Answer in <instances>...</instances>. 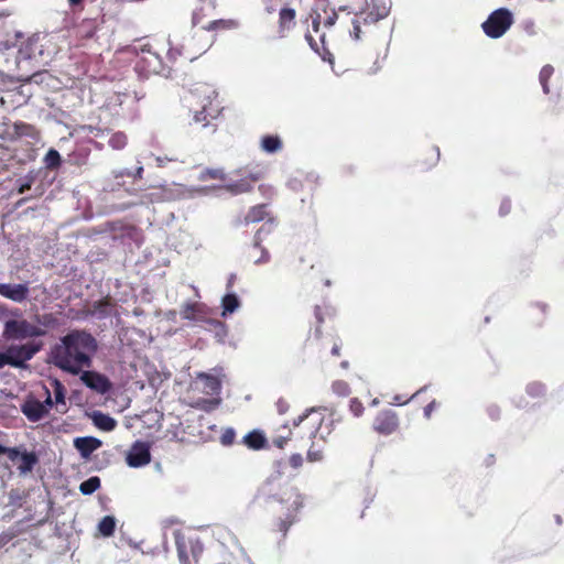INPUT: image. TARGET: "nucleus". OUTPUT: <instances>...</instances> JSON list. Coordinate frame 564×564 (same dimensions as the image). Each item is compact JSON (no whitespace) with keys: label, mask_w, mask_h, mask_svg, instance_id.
Instances as JSON below:
<instances>
[{"label":"nucleus","mask_w":564,"mask_h":564,"mask_svg":"<svg viewBox=\"0 0 564 564\" xmlns=\"http://www.w3.org/2000/svg\"><path fill=\"white\" fill-rule=\"evenodd\" d=\"M271 514V531L285 538L289 529L299 520L303 507V497L289 484L267 482L259 492Z\"/></svg>","instance_id":"nucleus-1"},{"label":"nucleus","mask_w":564,"mask_h":564,"mask_svg":"<svg viewBox=\"0 0 564 564\" xmlns=\"http://www.w3.org/2000/svg\"><path fill=\"white\" fill-rule=\"evenodd\" d=\"M97 349L96 339L85 330H72L51 350V360L59 369L77 375L91 365L90 355Z\"/></svg>","instance_id":"nucleus-2"},{"label":"nucleus","mask_w":564,"mask_h":564,"mask_svg":"<svg viewBox=\"0 0 564 564\" xmlns=\"http://www.w3.org/2000/svg\"><path fill=\"white\" fill-rule=\"evenodd\" d=\"M391 10V0H346L344 4L338 6V11H348L354 13L352 31L350 35L355 40L361 37V24L372 25L387 18Z\"/></svg>","instance_id":"nucleus-3"},{"label":"nucleus","mask_w":564,"mask_h":564,"mask_svg":"<svg viewBox=\"0 0 564 564\" xmlns=\"http://www.w3.org/2000/svg\"><path fill=\"white\" fill-rule=\"evenodd\" d=\"M46 335L44 328L32 324L25 318L8 319L4 323L2 337L6 340H24Z\"/></svg>","instance_id":"nucleus-4"},{"label":"nucleus","mask_w":564,"mask_h":564,"mask_svg":"<svg viewBox=\"0 0 564 564\" xmlns=\"http://www.w3.org/2000/svg\"><path fill=\"white\" fill-rule=\"evenodd\" d=\"M180 314L183 319L207 323L220 337H225L227 335L225 323L218 319L208 318V307L204 303H185L182 305Z\"/></svg>","instance_id":"nucleus-5"},{"label":"nucleus","mask_w":564,"mask_h":564,"mask_svg":"<svg viewBox=\"0 0 564 564\" xmlns=\"http://www.w3.org/2000/svg\"><path fill=\"white\" fill-rule=\"evenodd\" d=\"M169 67L165 65L163 57L153 50L150 44H145L141 48V54L135 63V70L144 76L164 74Z\"/></svg>","instance_id":"nucleus-6"},{"label":"nucleus","mask_w":564,"mask_h":564,"mask_svg":"<svg viewBox=\"0 0 564 564\" xmlns=\"http://www.w3.org/2000/svg\"><path fill=\"white\" fill-rule=\"evenodd\" d=\"M175 546L180 564H199L204 545L199 539H185L182 534H175Z\"/></svg>","instance_id":"nucleus-7"},{"label":"nucleus","mask_w":564,"mask_h":564,"mask_svg":"<svg viewBox=\"0 0 564 564\" xmlns=\"http://www.w3.org/2000/svg\"><path fill=\"white\" fill-rule=\"evenodd\" d=\"M512 23V13L506 8H500L494 11L482 23V30L487 36L498 39L510 29Z\"/></svg>","instance_id":"nucleus-8"},{"label":"nucleus","mask_w":564,"mask_h":564,"mask_svg":"<svg viewBox=\"0 0 564 564\" xmlns=\"http://www.w3.org/2000/svg\"><path fill=\"white\" fill-rule=\"evenodd\" d=\"M262 220H267V223L256 232L253 243L254 248H261V234L263 231H270L271 227L274 225V218L268 212L267 204H259L250 207L241 220V224L245 226H249L251 224H256Z\"/></svg>","instance_id":"nucleus-9"},{"label":"nucleus","mask_w":564,"mask_h":564,"mask_svg":"<svg viewBox=\"0 0 564 564\" xmlns=\"http://www.w3.org/2000/svg\"><path fill=\"white\" fill-rule=\"evenodd\" d=\"M43 347L41 341H26L20 345H10L7 352L10 359V366L14 368H25L26 361L31 360Z\"/></svg>","instance_id":"nucleus-10"},{"label":"nucleus","mask_w":564,"mask_h":564,"mask_svg":"<svg viewBox=\"0 0 564 564\" xmlns=\"http://www.w3.org/2000/svg\"><path fill=\"white\" fill-rule=\"evenodd\" d=\"M310 17L312 19V24L305 33V40L314 52L325 58V56L330 53L327 47L326 34L325 32L321 31V14L315 13L311 14Z\"/></svg>","instance_id":"nucleus-11"},{"label":"nucleus","mask_w":564,"mask_h":564,"mask_svg":"<svg viewBox=\"0 0 564 564\" xmlns=\"http://www.w3.org/2000/svg\"><path fill=\"white\" fill-rule=\"evenodd\" d=\"M199 110H195L194 121L202 124V127H208L212 121L217 119L221 112L220 101L216 91L212 90L209 95L205 96Z\"/></svg>","instance_id":"nucleus-12"},{"label":"nucleus","mask_w":564,"mask_h":564,"mask_svg":"<svg viewBox=\"0 0 564 564\" xmlns=\"http://www.w3.org/2000/svg\"><path fill=\"white\" fill-rule=\"evenodd\" d=\"M399 424L397 413L391 409H387L376 415L372 422V429L380 435H391L399 429Z\"/></svg>","instance_id":"nucleus-13"},{"label":"nucleus","mask_w":564,"mask_h":564,"mask_svg":"<svg viewBox=\"0 0 564 564\" xmlns=\"http://www.w3.org/2000/svg\"><path fill=\"white\" fill-rule=\"evenodd\" d=\"M130 467L138 468L148 465L151 462L150 446L144 442H135L131 446L126 457Z\"/></svg>","instance_id":"nucleus-14"},{"label":"nucleus","mask_w":564,"mask_h":564,"mask_svg":"<svg viewBox=\"0 0 564 564\" xmlns=\"http://www.w3.org/2000/svg\"><path fill=\"white\" fill-rule=\"evenodd\" d=\"M261 171L250 172L237 181L228 183L225 187L232 195L249 193L253 189L254 184L262 178Z\"/></svg>","instance_id":"nucleus-15"},{"label":"nucleus","mask_w":564,"mask_h":564,"mask_svg":"<svg viewBox=\"0 0 564 564\" xmlns=\"http://www.w3.org/2000/svg\"><path fill=\"white\" fill-rule=\"evenodd\" d=\"M80 379L88 388L101 394L109 392L111 389L109 379L99 372L85 371Z\"/></svg>","instance_id":"nucleus-16"},{"label":"nucleus","mask_w":564,"mask_h":564,"mask_svg":"<svg viewBox=\"0 0 564 564\" xmlns=\"http://www.w3.org/2000/svg\"><path fill=\"white\" fill-rule=\"evenodd\" d=\"M21 411L30 422H39L48 413L46 405L35 399L26 400Z\"/></svg>","instance_id":"nucleus-17"},{"label":"nucleus","mask_w":564,"mask_h":564,"mask_svg":"<svg viewBox=\"0 0 564 564\" xmlns=\"http://www.w3.org/2000/svg\"><path fill=\"white\" fill-rule=\"evenodd\" d=\"M0 295L13 302L21 303L26 300L29 288L26 284L0 283Z\"/></svg>","instance_id":"nucleus-18"},{"label":"nucleus","mask_w":564,"mask_h":564,"mask_svg":"<svg viewBox=\"0 0 564 564\" xmlns=\"http://www.w3.org/2000/svg\"><path fill=\"white\" fill-rule=\"evenodd\" d=\"M74 446L83 458L88 459L101 446V441L93 436L77 437L74 440Z\"/></svg>","instance_id":"nucleus-19"},{"label":"nucleus","mask_w":564,"mask_h":564,"mask_svg":"<svg viewBox=\"0 0 564 564\" xmlns=\"http://www.w3.org/2000/svg\"><path fill=\"white\" fill-rule=\"evenodd\" d=\"M296 12L294 9L284 7L279 11V34L284 36L295 25Z\"/></svg>","instance_id":"nucleus-20"},{"label":"nucleus","mask_w":564,"mask_h":564,"mask_svg":"<svg viewBox=\"0 0 564 564\" xmlns=\"http://www.w3.org/2000/svg\"><path fill=\"white\" fill-rule=\"evenodd\" d=\"M197 378L203 382V392L209 395L218 394L221 390V382L218 377L209 373H198Z\"/></svg>","instance_id":"nucleus-21"},{"label":"nucleus","mask_w":564,"mask_h":564,"mask_svg":"<svg viewBox=\"0 0 564 564\" xmlns=\"http://www.w3.org/2000/svg\"><path fill=\"white\" fill-rule=\"evenodd\" d=\"M238 26V22L234 19H217L206 22V24H203L202 29L205 31H213V32H219V31H226V30H232Z\"/></svg>","instance_id":"nucleus-22"},{"label":"nucleus","mask_w":564,"mask_h":564,"mask_svg":"<svg viewBox=\"0 0 564 564\" xmlns=\"http://www.w3.org/2000/svg\"><path fill=\"white\" fill-rule=\"evenodd\" d=\"M243 444L251 449L259 451L265 447L267 438L261 431L253 430L245 435Z\"/></svg>","instance_id":"nucleus-23"},{"label":"nucleus","mask_w":564,"mask_h":564,"mask_svg":"<svg viewBox=\"0 0 564 564\" xmlns=\"http://www.w3.org/2000/svg\"><path fill=\"white\" fill-rule=\"evenodd\" d=\"M18 458H20L18 469L21 475L31 473L34 466L39 463V457L34 452H20V456Z\"/></svg>","instance_id":"nucleus-24"},{"label":"nucleus","mask_w":564,"mask_h":564,"mask_svg":"<svg viewBox=\"0 0 564 564\" xmlns=\"http://www.w3.org/2000/svg\"><path fill=\"white\" fill-rule=\"evenodd\" d=\"M260 148L267 153H275L282 150L283 143L279 135L265 134L260 140Z\"/></svg>","instance_id":"nucleus-25"},{"label":"nucleus","mask_w":564,"mask_h":564,"mask_svg":"<svg viewBox=\"0 0 564 564\" xmlns=\"http://www.w3.org/2000/svg\"><path fill=\"white\" fill-rule=\"evenodd\" d=\"M314 315L316 318V328H315V337L318 338L321 336V325L324 323L326 318H332L334 315V308L329 305H316L314 307Z\"/></svg>","instance_id":"nucleus-26"},{"label":"nucleus","mask_w":564,"mask_h":564,"mask_svg":"<svg viewBox=\"0 0 564 564\" xmlns=\"http://www.w3.org/2000/svg\"><path fill=\"white\" fill-rule=\"evenodd\" d=\"M93 422L99 430L105 432L113 431L117 426V421L109 414H105L102 412H95L93 415Z\"/></svg>","instance_id":"nucleus-27"},{"label":"nucleus","mask_w":564,"mask_h":564,"mask_svg":"<svg viewBox=\"0 0 564 564\" xmlns=\"http://www.w3.org/2000/svg\"><path fill=\"white\" fill-rule=\"evenodd\" d=\"M13 134L17 138L29 137L32 139H36L39 137V131L33 124L23 121H18L13 123Z\"/></svg>","instance_id":"nucleus-28"},{"label":"nucleus","mask_w":564,"mask_h":564,"mask_svg":"<svg viewBox=\"0 0 564 564\" xmlns=\"http://www.w3.org/2000/svg\"><path fill=\"white\" fill-rule=\"evenodd\" d=\"M440 160V150L436 147H430L425 149L422 153L421 165L423 169L427 170L431 166L435 165Z\"/></svg>","instance_id":"nucleus-29"},{"label":"nucleus","mask_w":564,"mask_h":564,"mask_svg":"<svg viewBox=\"0 0 564 564\" xmlns=\"http://www.w3.org/2000/svg\"><path fill=\"white\" fill-rule=\"evenodd\" d=\"M223 316L234 313L240 305V302L236 294L229 293L223 297Z\"/></svg>","instance_id":"nucleus-30"},{"label":"nucleus","mask_w":564,"mask_h":564,"mask_svg":"<svg viewBox=\"0 0 564 564\" xmlns=\"http://www.w3.org/2000/svg\"><path fill=\"white\" fill-rule=\"evenodd\" d=\"M116 529V519L112 516H105L99 524L98 530L104 536H111Z\"/></svg>","instance_id":"nucleus-31"},{"label":"nucleus","mask_w":564,"mask_h":564,"mask_svg":"<svg viewBox=\"0 0 564 564\" xmlns=\"http://www.w3.org/2000/svg\"><path fill=\"white\" fill-rule=\"evenodd\" d=\"M37 326L44 328L45 330L48 328H56L59 325V321L57 316L53 313H45L36 316Z\"/></svg>","instance_id":"nucleus-32"},{"label":"nucleus","mask_w":564,"mask_h":564,"mask_svg":"<svg viewBox=\"0 0 564 564\" xmlns=\"http://www.w3.org/2000/svg\"><path fill=\"white\" fill-rule=\"evenodd\" d=\"M100 487V479L97 476H93L85 481H83L79 486V490L83 495H91Z\"/></svg>","instance_id":"nucleus-33"},{"label":"nucleus","mask_w":564,"mask_h":564,"mask_svg":"<svg viewBox=\"0 0 564 564\" xmlns=\"http://www.w3.org/2000/svg\"><path fill=\"white\" fill-rule=\"evenodd\" d=\"M332 391L339 398H346L351 393V388L345 380H335L332 383Z\"/></svg>","instance_id":"nucleus-34"},{"label":"nucleus","mask_w":564,"mask_h":564,"mask_svg":"<svg viewBox=\"0 0 564 564\" xmlns=\"http://www.w3.org/2000/svg\"><path fill=\"white\" fill-rule=\"evenodd\" d=\"M44 163L47 169H57L61 165V155L57 150L50 149L44 158Z\"/></svg>","instance_id":"nucleus-35"},{"label":"nucleus","mask_w":564,"mask_h":564,"mask_svg":"<svg viewBox=\"0 0 564 564\" xmlns=\"http://www.w3.org/2000/svg\"><path fill=\"white\" fill-rule=\"evenodd\" d=\"M111 303L108 297L97 301L93 305V313L99 316H107L110 314Z\"/></svg>","instance_id":"nucleus-36"},{"label":"nucleus","mask_w":564,"mask_h":564,"mask_svg":"<svg viewBox=\"0 0 564 564\" xmlns=\"http://www.w3.org/2000/svg\"><path fill=\"white\" fill-rule=\"evenodd\" d=\"M128 139L123 132L113 133L108 143L113 150H122L127 145Z\"/></svg>","instance_id":"nucleus-37"},{"label":"nucleus","mask_w":564,"mask_h":564,"mask_svg":"<svg viewBox=\"0 0 564 564\" xmlns=\"http://www.w3.org/2000/svg\"><path fill=\"white\" fill-rule=\"evenodd\" d=\"M365 405L358 398L349 400V411L355 417H360L365 413Z\"/></svg>","instance_id":"nucleus-38"},{"label":"nucleus","mask_w":564,"mask_h":564,"mask_svg":"<svg viewBox=\"0 0 564 564\" xmlns=\"http://www.w3.org/2000/svg\"><path fill=\"white\" fill-rule=\"evenodd\" d=\"M53 391H54V398L56 403H62L65 405V387L58 381L53 380L52 382Z\"/></svg>","instance_id":"nucleus-39"},{"label":"nucleus","mask_w":564,"mask_h":564,"mask_svg":"<svg viewBox=\"0 0 564 564\" xmlns=\"http://www.w3.org/2000/svg\"><path fill=\"white\" fill-rule=\"evenodd\" d=\"M553 70L551 65H545L540 72V83L545 94H549L547 80L552 76Z\"/></svg>","instance_id":"nucleus-40"},{"label":"nucleus","mask_w":564,"mask_h":564,"mask_svg":"<svg viewBox=\"0 0 564 564\" xmlns=\"http://www.w3.org/2000/svg\"><path fill=\"white\" fill-rule=\"evenodd\" d=\"M283 430H286L288 433L285 435H278L275 436L273 440H272V443L275 447L278 448H284V446L286 445V443L291 440L292 437V431L286 426H282Z\"/></svg>","instance_id":"nucleus-41"},{"label":"nucleus","mask_w":564,"mask_h":564,"mask_svg":"<svg viewBox=\"0 0 564 564\" xmlns=\"http://www.w3.org/2000/svg\"><path fill=\"white\" fill-rule=\"evenodd\" d=\"M236 438V432L234 429L228 427L225 429L220 435V443L225 446H230L234 444Z\"/></svg>","instance_id":"nucleus-42"},{"label":"nucleus","mask_w":564,"mask_h":564,"mask_svg":"<svg viewBox=\"0 0 564 564\" xmlns=\"http://www.w3.org/2000/svg\"><path fill=\"white\" fill-rule=\"evenodd\" d=\"M6 454L11 462H15L20 456V451L17 447H7L0 444V455Z\"/></svg>","instance_id":"nucleus-43"},{"label":"nucleus","mask_w":564,"mask_h":564,"mask_svg":"<svg viewBox=\"0 0 564 564\" xmlns=\"http://www.w3.org/2000/svg\"><path fill=\"white\" fill-rule=\"evenodd\" d=\"M205 177L212 178V180H225V173L220 169H209L204 172Z\"/></svg>","instance_id":"nucleus-44"},{"label":"nucleus","mask_w":564,"mask_h":564,"mask_svg":"<svg viewBox=\"0 0 564 564\" xmlns=\"http://www.w3.org/2000/svg\"><path fill=\"white\" fill-rule=\"evenodd\" d=\"M258 189L262 194V196H264L267 198H271L274 195V188L272 185L260 184Z\"/></svg>","instance_id":"nucleus-45"},{"label":"nucleus","mask_w":564,"mask_h":564,"mask_svg":"<svg viewBox=\"0 0 564 564\" xmlns=\"http://www.w3.org/2000/svg\"><path fill=\"white\" fill-rule=\"evenodd\" d=\"M192 22H193V25H200V28L203 26V24H206L204 22L203 8L194 11L193 17H192Z\"/></svg>","instance_id":"nucleus-46"},{"label":"nucleus","mask_w":564,"mask_h":564,"mask_svg":"<svg viewBox=\"0 0 564 564\" xmlns=\"http://www.w3.org/2000/svg\"><path fill=\"white\" fill-rule=\"evenodd\" d=\"M268 13H273L281 0H260Z\"/></svg>","instance_id":"nucleus-47"},{"label":"nucleus","mask_w":564,"mask_h":564,"mask_svg":"<svg viewBox=\"0 0 564 564\" xmlns=\"http://www.w3.org/2000/svg\"><path fill=\"white\" fill-rule=\"evenodd\" d=\"M337 19L338 13L335 10H332V12L323 21L324 28H332L336 23Z\"/></svg>","instance_id":"nucleus-48"},{"label":"nucleus","mask_w":564,"mask_h":564,"mask_svg":"<svg viewBox=\"0 0 564 564\" xmlns=\"http://www.w3.org/2000/svg\"><path fill=\"white\" fill-rule=\"evenodd\" d=\"M290 466L293 468H299L303 464V458L300 454H293L289 458Z\"/></svg>","instance_id":"nucleus-49"},{"label":"nucleus","mask_w":564,"mask_h":564,"mask_svg":"<svg viewBox=\"0 0 564 564\" xmlns=\"http://www.w3.org/2000/svg\"><path fill=\"white\" fill-rule=\"evenodd\" d=\"M218 403H219L218 400H206V399H203V400L198 401L196 403V405L198 408L203 409V410H207L208 409L207 405H212V404L213 405H217Z\"/></svg>","instance_id":"nucleus-50"},{"label":"nucleus","mask_w":564,"mask_h":564,"mask_svg":"<svg viewBox=\"0 0 564 564\" xmlns=\"http://www.w3.org/2000/svg\"><path fill=\"white\" fill-rule=\"evenodd\" d=\"M7 365L10 366V359H9L7 350L0 351V369Z\"/></svg>","instance_id":"nucleus-51"},{"label":"nucleus","mask_w":564,"mask_h":564,"mask_svg":"<svg viewBox=\"0 0 564 564\" xmlns=\"http://www.w3.org/2000/svg\"><path fill=\"white\" fill-rule=\"evenodd\" d=\"M436 405V402L435 400L431 401L425 408H424V415L425 417L430 419L431 416V413L434 409V406Z\"/></svg>","instance_id":"nucleus-52"},{"label":"nucleus","mask_w":564,"mask_h":564,"mask_svg":"<svg viewBox=\"0 0 564 564\" xmlns=\"http://www.w3.org/2000/svg\"><path fill=\"white\" fill-rule=\"evenodd\" d=\"M43 403L46 405L47 410L52 408L54 404L48 389H46V399L44 400Z\"/></svg>","instance_id":"nucleus-53"},{"label":"nucleus","mask_w":564,"mask_h":564,"mask_svg":"<svg viewBox=\"0 0 564 564\" xmlns=\"http://www.w3.org/2000/svg\"><path fill=\"white\" fill-rule=\"evenodd\" d=\"M340 348H341V345L335 340L334 344H333V347H332V355L339 356L340 355Z\"/></svg>","instance_id":"nucleus-54"},{"label":"nucleus","mask_w":564,"mask_h":564,"mask_svg":"<svg viewBox=\"0 0 564 564\" xmlns=\"http://www.w3.org/2000/svg\"><path fill=\"white\" fill-rule=\"evenodd\" d=\"M31 188V182L23 183L19 186L18 193L23 194Z\"/></svg>","instance_id":"nucleus-55"},{"label":"nucleus","mask_w":564,"mask_h":564,"mask_svg":"<svg viewBox=\"0 0 564 564\" xmlns=\"http://www.w3.org/2000/svg\"><path fill=\"white\" fill-rule=\"evenodd\" d=\"M307 416H308V414H307V413H305V414H303V415H300L297 419H295V420L293 421V425H294L295 427H297V426H299L303 421H305V420L307 419Z\"/></svg>","instance_id":"nucleus-56"},{"label":"nucleus","mask_w":564,"mask_h":564,"mask_svg":"<svg viewBox=\"0 0 564 564\" xmlns=\"http://www.w3.org/2000/svg\"><path fill=\"white\" fill-rule=\"evenodd\" d=\"M269 261V253L262 250V257L256 261V263H262Z\"/></svg>","instance_id":"nucleus-57"},{"label":"nucleus","mask_w":564,"mask_h":564,"mask_svg":"<svg viewBox=\"0 0 564 564\" xmlns=\"http://www.w3.org/2000/svg\"><path fill=\"white\" fill-rule=\"evenodd\" d=\"M286 408H288V404L284 401L280 400L278 402V409H279L280 413H284L286 411Z\"/></svg>","instance_id":"nucleus-58"},{"label":"nucleus","mask_w":564,"mask_h":564,"mask_svg":"<svg viewBox=\"0 0 564 564\" xmlns=\"http://www.w3.org/2000/svg\"><path fill=\"white\" fill-rule=\"evenodd\" d=\"M510 210V204L509 203H503L500 207V213L501 214H507L509 213Z\"/></svg>","instance_id":"nucleus-59"},{"label":"nucleus","mask_w":564,"mask_h":564,"mask_svg":"<svg viewBox=\"0 0 564 564\" xmlns=\"http://www.w3.org/2000/svg\"><path fill=\"white\" fill-rule=\"evenodd\" d=\"M147 198L152 203L160 199L159 196L154 193L148 195Z\"/></svg>","instance_id":"nucleus-60"},{"label":"nucleus","mask_w":564,"mask_h":564,"mask_svg":"<svg viewBox=\"0 0 564 564\" xmlns=\"http://www.w3.org/2000/svg\"><path fill=\"white\" fill-rule=\"evenodd\" d=\"M83 0H68L70 7H77L82 4Z\"/></svg>","instance_id":"nucleus-61"},{"label":"nucleus","mask_w":564,"mask_h":564,"mask_svg":"<svg viewBox=\"0 0 564 564\" xmlns=\"http://www.w3.org/2000/svg\"><path fill=\"white\" fill-rule=\"evenodd\" d=\"M143 173V167L140 166L137 169L134 176L141 178Z\"/></svg>","instance_id":"nucleus-62"},{"label":"nucleus","mask_w":564,"mask_h":564,"mask_svg":"<svg viewBox=\"0 0 564 564\" xmlns=\"http://www.w3.org/2000/svg\"><path fill=\"white\" fill-rule=\"evenodd\" d=\"M122 229L127 230L129 235L131 231H135V227L130 225L123 226Z\"/></svg>","instance_id":"nucleus-63"},{"label":"nucleus","mask_w":564,"mask_h":564,"mask_svg":"<svg viewBox=\"0 0 564 564\" xmlns=\"http://www.w3.org/2000/svg\"><path fill=\"white\" fill-rule=\"evenodd\" d=\"M533 389L542 390V387L539 384H532L529 387L530 393H533Z\"/></svg>","instance_id":"nucleus-64"}]
</instances>
